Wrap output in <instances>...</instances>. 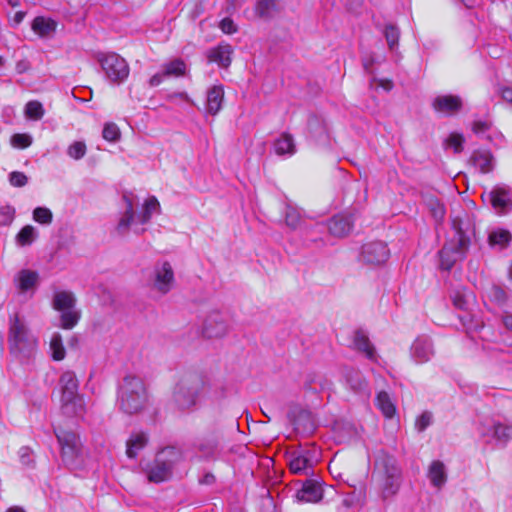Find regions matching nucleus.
I'll return each mask as SVG.
<instances>
[{
    "label": "nucleus",
    "instance_id": "2eb2a0df",
    "mask_svg": "<svg viewBox=\"0 0 512 512\" xmlns=\"http://www.w3.org/2000/svg\"><path fill=\"white\" fill-rule=\"evenodd\" d=\"M174 284V272L169 262L165 261L154 269L153 288L167 294Z\"/></svg>",
    "mask_w": 512,
    "mask_h": 512
},
{
    "label": "nucleus",
    "instance_id": "bb28decb",
    "mask_svg": "<svg viewBox=\"0 0 512 512\" xmlns=\"http://www.w3.org/2000/svg\"><path fill=\"white\" fill-rule=\"evenodd\" d=\"M288 465L290 471L294 474H308V471L312 469L309 460L295 449L288 454Z\"/></svg>",
    "mask_w": 512,
    "mask_h": 512
},
{
    "label": "nucleus",
    "instance_id": "0eeeda50",
    "mask_svg": "<svg viewBox=\"0 0 512 512\" xmlns=\"http://www.w3.org/2000/svg\"><path fill=\"white\" fill-rule=\"evenodd\" d=\"M179 459L180 454L174 447H166L158 452L154 462L146 468L148 480L153 483L169 480Z\"/></svg>",
    "mask_w": 512,
    "mask_h": 512
},
{
    "label": "nucleus",
    "instance_id": "dca6fc26",
    "mask_svg": "<svg viewBox=\"0 0 512 512\" xmlns=\"http://www.w3.org/2000/svg\"><path fill=\"white\" fill-rule=\"evenodd\" d=\"M296 496L299 501L311 503L319 502L323 497L321 482L315 478L306 479L301 489L297 491Z\"/></svg>",
    "mask_w": 512,
    "mask_h": 512
},
{
    "label": "nucleus",
    "instance_id": "72a5a7b5",
    "mask_svg": "<svg viewBox=\"0 0 512 512\" xmlns=\"http://www.w3.org/2000/svg\"><path fill=\"white\" fill-rule=\"evenodd\" d=\"M161 68L168 78L185 76L187 70L185 62L180 58L164 63Z\"/></svg>",
    "mask_w": 512,
    "mask_h": 512
},
{
    "label": "nucleus",
    "instance_id": "4468645a",
    "mask_svg": "<svg viewBox=\"0 0 512 512\" xmlns=\"http://www.w3.org/2000/svg\"><path fill=\"white\" fill-rule=\"evenodd\" d=\"M410 354L417 364L428 362L434 355L432 339L427 335L418 336L411 345Z\"/></svg>",
    "mask_w": 512,
    "mask_h": 512
},
{
    "label": "nucleus",
    "instance_id": "49530a36",
    "mask_svg": "<svg viewBox=\"0 0 512 512\" xmlns=\"http://www.w3.org/2000/svg\"><path fill=\"white\" fill-rule=\"evenodd\" d=\"M399 35V29L395 25L388 24L385 26L384 36L390 50H394L397 47Z\"/></svg>",
    "mask_w": 512,
    "mask_h": 512
},
{
    "label": "nucleus",
    "instance_id": "3c124183",
    "mask_svg": "<svg viewBox=\"0 0 512 512\" xmlns=\"http://www.w3.org/2000/svg\"><path fill=\"white\" fill-rule=\"evenodd\" d=\"M15 218V208L10 205L0 207V226H9Z\"/></svg>",
    "mask_w": 512,
    "mask_h": 512
},
{
    "label": "nucleus",
    "instance_id": "e433bc0d",
    "mask_svg": "<svg viewBox=\"0 0 512 512\" xmlns=\"http://www.w3.org/2000/svg\"><path fill=\"white\" fill-rule=\"evenodd\" d=\"M489 243L490 245L492 246H495V245H498L500 248H506L511 240H512V235L510 233V231L506 230V229H497V230H494L492 231L490 234H489Z\"/></svg>",
    "mask_w": 512,
    "mask_h": 512
},
{
    "label": "nucleus",
    "instance_id": "6e6552de",
    "mask_svg": "<svg viewBox=\"0 0 512 512\" xmlns=\"http://www.w3.org/2000/svg\"><path fill=\"white\" fill-rule=\"evenodd\" d=\"M97 60L107 80L113 84L124 82L129 75V66L124 58L114 52L99 53Z\"/></svg>",
    "mask_w": 512,
    "mask_h": 512
},
{
    "label": "nucleus",
    "instance_id": "cd10ccee",
    "mask_svg": "<svg viewBox=\"0 0 512 512\" xmlns=\"http://www.w3.org/2000/svg\"><path fill=\"white\" fill-rule=\"evenodd\" d=\"M492 428L495 441L501 447H505L512 439V423L494 421Z\"/></svg>",
    "mask_w": 512,
    "mask_h": 512
},
{
    "label": "nucleus",
    "instance_id": "f3484780",
    "mask_svg": "<svg viewBox=\"0 0 512 512\" xmlns=\"http://www.w3.org/2000/svg\"><path fill=\"white\" fill-rule=\"evenodd\" d=\"M353 228V221L351 216L345 214H338L333 216L328 221V230L331 235L343 238L350 234Z\"/></svg>",
    "mask_w": 512,
    "mask_h": 512
},
{
    "label": "nucleus",
    "instance_id": "4be33fe9",
    "mask_svg": "<svg viewBox=\"0 0 512 512\" xmlns=\"http://www.w3.org/2000/svg\"><path fill=\"white\" fill-rule=\"evenodd\" d=\"M123 200L126 203V209L115 227V232L119 236H124L128 233L135 218L133 201L126 194L123 195Z\"/></svg>",
    "mask_w": 512,
    "mask_h": 512
},
{
    "label": "nucleus",
    "instance_id": "f257e3e1",
    "mask_svg": "<svg viewBox=\"0 0 512 512\" xmlns=\"http://www.w3.org/2000/svg\"><path fill=\"white\" fill-rule=\"evenodd\" d=\"M453 235L445 241L439 251L440 268L451 270L457 261L463 260L471 244L473 228L468 218L455 216L451 219Z\"/></svg>",
    "mask_w": 512,
    "mask_h": 512
},
{
    "label": "nucleus",
    "instance_id": "052dcab7",
    "mask_svg": "<svg viewBox=\"0 0 512 512\" xmlns=\"http://www.w3.org/2000/svg\"><path fill=\"white\" fill-rule=\"evenodd\" d=\"M490 127H491V122L477 120V121H474L472 124V131L475 134H482V133L488 131L490 129Z\"/></svg>",
    "mask_w": 512,
    "mask_h": 512
},
{
    "label": "nucleus",
    "instance_id": "5701e85b",
    "mask_svg": "<svg viewBox=\"0 0 512 512\" xmlns=\"http://www.w3.org/2000/svg\"><path fill=\"white\" fill-rule=\"evenodd\" d=\"M233 53V49L231 45H219L215 48H212L208 51L207 57L210 62L217 63L222 68H227L231 64V54Z\"/></svg>",
    "mask_w": 512,
    "mask_h": 512
},
{
    "label": "nucleus",
    "instance_id": "20e7f679",
    "mask_svg": "<svg viewBox=\"0 0 512 512\" xmlns=\"http://www.w3.org/2000/svg\"><path fill=\"white\" fill-rule=\"evenodd\" d=\"M147 390L142 378L126 375L118 387V405L128 415L141 412L147 403Z\"/></svg>",
    "mask_w": 512,
    "mask_h": 512
},
{
    "label": "nucleus",
    "instance_id": "09e8293b",
    "mask_svg": "<svg viewBox=\"0 0 512 512\" xmlns=\"http://www.w3.org/2000/svg\"><path fill=\"white\" fill-rule=\"evenodd\" d=\"M102 136L109 142H116L120 138V130L115 123H106L102 131Z\"/></svg>",
    "mask_w": 512,
    "mask_h": 512
},
{
    "label": "nucleus",
    "instance_id": "7c9ffc66",
    "mask_svg": "<svg viewBox=\"0 0 512 512\" xmlns=\"http://www.w3.org/2000/svg\"><path fill=\"white\" fill-rule=\"evenodd\" d=\"M56 22L44 17H36L32 22V29L41 37L50 36L56 29Z\"/></svg>",
    "mask_w": 512,
    "mask_h": 512
},
{
    "label": "nucleus",
    "instance_id": "a18cd8bd",
    "mask_svg": "<svg viewBox=\"0 0 512 512\" xmlns=\"http://www.w3.org/2000/svg\"><path fill=\"white\" fill-rule=\"evenodd\" d=\"M301 221V215L297 208L287 205L285 209V223L291 229L298 228Z\"/></svg>",
    "mask_w": 512,
    "mask_h": 512
},
{
    "label": "nucleus",
    "instance_id": "a19ab883",
    "mask_svg": "<svg viewBox=\"0 0 512 512\" xmlns=\"http://www.w3.org/2000/svg\"><path fill=\"white\" fill-rule=\"evenodd\" d=\"M489 299L499 307H503L509 300L507 291L500 285H492L489 290Z\"/></svg>",
    "mask_w": 512,
    "mask_h": 512
},
{
    "label": "nucleus",
    "instance_id": "f704fd0d",
    "mask_svg": "<svg viewBox=\"0 0 512 512\" xmlns=\"http://www.w3.org/2000/svg\"><path fill=\"white\" fill-rule=\"evenodd\" d=\"M160 211V204L156 197H149L144 205L142 212L138 215V220L141 224H146L151 220L153 213Z\"/></svg>",
    "mask_w": 512,
    "mask_h": 512
},
{
    "label": "nucleus",
    "instance_id": "680f3d73",
    "mask_svg": "<svg viewBox=\"0 0 512 512\" xmlns=\"http://www.w3.org/2000/svg\"><path fill=\"white\" fill-rule=\"evenodd\" d=\"M452 302H453V305L460 310L467 309V301H466L464 295L460 294L459 292H456L452 296Z\"/></svg>",
    "mask_w": 512,
    "mask_h": 512
},
{
    "label": "nucleus",
    "instance_id": "7ed1b4c3",
    "mask_svg": "<svg viewBox=\"0 0 512 512\" xmlns=\"http://www.w3.org/2000/svg\"><path fill=\"white\" fill-rule=\"evenodd\" d=\"M373 476L381 488L382 498L394 496L402 482V470L398 460L391 454L380 450L375 458Z\"/></svg>",
    "mask_w": 512,
    "mask_h": 512
},
{
    "label": "nucleus",
    "instance_id": "774afa93",
    "mask_svg": "<svg viewBox=\"0 0 512 512\" xmlns=\"http://www.w3.org/2000/svg\"><path fill=\"white\" fill-rule=\"evenodd\" d=\"M501 97L507 103L512 104V88L505 87L500 90Z\"/></svg>",
    "mask_w": 512,
    "mask_h": 512
},
{
    "label": "nucleus",
    "instance_id": "c9c22d12",
    "mask_svg": "<svg viewBox=\"0 0 512 512\" xmlns=\"http://www.w3.org/2000/svg\"><path fill=\"white\" fill-rule=\"evenodd\" d=\"M327 385V380H325L322 376L310 373L306 376L303 387L305 390L318 393L324 390Z\"/></svg>",
    "mask_w": 512,
    "mask_h": 512
},
{
    "label": "nucleus",
    "instance_id": "c03bdc74",
    "mask_svg": "<svg viewBox=\"0 0 512 512\" xmlns=\"http://www.w3.org/2000/svg\"><path fill=\"white\" fill-rule=\"evenodd\" d=\"M25 114L33 120H40L44 115V108L39 101L32 100L25 105Z\"/></svg>",
    "mask_w": 512,
    "mask_h": 512
},
{
    "label": "nucleus",
    "instance_id": "79ce46f5",
    "mask_svg": "<svg viewBox=\"0 0 512 512\" xmlns=\"http://www.w3.org/2000/svg\"><path fill=\"white\" fill-rule=\"evenodd\" d=\"M50 349L55 361H61L65 358L66 352L62 342V336L59 333H54L52 335L50 340Z\"/></svg>",
    "mask_w": 512,
    "mask_h": 512
},
{
    "label": "nucleus",
    "instance_id": "6ab92c4d",
    "mask_svg": "<svg viewBox=\"0 0 512 512\" xmlns=\"http://www.w3.org/2000/svg\"><path fill=\"white\" fill-rule=\"evenodd\" d=\"M14 283L21 293H25L38 286L39 274L34 270L22 269L15 276Z\"/></svg>",
    "mask_w": 512,
    "mask_h": 512
},
{
    "label": "nucleus",
    "instance_id": "13d9d810",
    "mask_svg": "<svg viewBox=\"0 0 512 512\" xmlns=\"http://www.w3.org/2000/svg\"><path fill=\"white\" fill-rule=\"evenodd\" d=\"M432 423V413L424 411L415 422V427L419 432H423Z\"/></svg>",
    "mask_w": 512,
    "mask_h": 512
},
{
    "label": "nucleus",
    "instance_id": "b1692460",
    "mask_svg": "<svg viewBox=\"0 0 512 512\" xmlns=\"http://www.w3.org/2000/svg\"><path fill=\"white\" fill-rule=\"evenodd\" d=\"M493 160L494 157L488 150H475L470 157V162L484 174L493 170Z\"/></svg>",
    "mask_w": 512,
    "mask_h": 512
},
{
    "label": "nucleus",
    "instance_id": "c756f323",
    "mask_svg": "<svg viewBox=\"0 0 512 512\" xmlns=\"http://www.w3.org/2000/svg\"><path fill=\"white\" fill-rule=\"evenodd\" d=\"M148 438L145 433H135L127 440L126 454L129 458H135L138 451L144 448L147 444Z\"/></svg>",
    "mask_w": 512,
    "mask_h": 512
},
{
    "label": "nucleus",
    "instance_id": "6e6d98bb",
    "mask_svg": "<svg viewBox=\"0 0 512 512\" xmlns=\"http://www.w3.org/2000/svg\"><path fill=\"white\" fill-rule=\"evenodd\" d=\"M9 183L14 187H24L28 183V177L20 171H13L9 174Z\"/></svg>",
    "mask_w": 512,
    "mask_h": 512
},
{
    "label": "nucleus",
    "instance_id": "c85d7f7f",
    "mask_svg": "<svg viewBox=\"0 0 512 512\" xmlns=\"http://www.w3.org/2000/svg\"><path fill=\"white\" fill-rule=\"evenodd\" d=\"M76 298L70 291L55 292L52 300V306L57 311H64L75 308Z\"/></svg>",
    "mask_w": 512,
    "mask_h": 512
},
{
    "label": "nucleus",
    "instance_id": "4d7b16f0",
    "mask_svg": "<svg viewBox=\"0 0 512 512\" xmlns=\"http://www.w3.org/2000/svg\"><path fill=\"white\" fill-rule=\"evenodd\" d=\"M32 143V139L27 134H15L11 138V144L17 148H27Z\"/></svg>",
    "mask_w": 512,
    "mask_h": 512
},
{
    "label": "nucleus",
    "instance_id": "338daca9",
    "mask_svg": "<svg viewBox=\"0 0 512 512\" xmlns=\"http://www.w3.org/2000/svg\"><path fill=\"white\" fill-rule=\"evenodd\" d=\"M433 216L436 220H442L445 215L444 206L437 203L436 207L432 209Z\"/></svg>",
    "mask_w": 512,
    "mask_h": 512
},
{
    "label": "nucleus",
    "instance_id": "de8ad7c7",
    "mask_svg": "<svg viewBox=\"0 0 512 512\" xmlns=\"http://www.w3.org/2000/svg\"><path fill=\"white\" fill-rule=\"evenodd\" d=\"M295 450L299 454H301L302 456L307 458L309 460L310 466H312V467H313L314 463L317 462L319 455H320L318 448L314 444H311L309 446H304V447L299 446Z\"/></svg>",
    "mask_w": 512,
    "mask_h": 512
},
{
    "label": "nucleus",
    "instance_id": "37998d69",
    "mask_svg": "<svg viewBox=\"0 0 512 512\" xmlns=\"http://www.w3.org/2000/svg\"><path fill=\"white\" fill-rule=\"evenodd\" d=\"M347 383L355 392H363L367 388V382L359 371H351L346 374Z\"/></svg>",
    "mask_w": 512,
    "mask_h": 512
},
{
    "label": "nucleus",
    "instance_id": "9d476101",
    "mask_svg": "<svg viewBox=\"0 0 512 512\" xmlns=\"http://www.w3.org/2000/svg\"><path fill=\"white\" fill-rule=\"evenodd\" d=\"M390 256V250L383 241H371L361 248L360 260L367 265L384 264Z\"/></svg>",
    "mask_w": 512,
    "mask_h": 512
},
{
    "label": "nucleus",
    "instance_id": "1a4fd4ad",
    "mask_svg": "<svg viewBox=\"0 0 512 512\" xmlns=\"http://www.w3.org/2000/svg\"><path fill=\"white\" fill-rule=\"evenodd\" d=\"M54 433L61 447L62 459L67 465H73L81 454L82 444L79 435L62 427H54Z\"/></svg>",
    "mask_w": 512,
    "mask_h": 512
},
{
    "label": "nucleus",
    "instance_id": "f8f14e48",
    "mask_svg": "<svg viewBox=\"0 0 512 512\" xmlns=\"http://www.w3.org/2000/svg\"><path fill=\"white\" fill-rule=\"evenodd\" d=\"M228 329L227 316L219 311H213L206 317L202 333L207 338H219L226 335Z\"/></svg>",
    "mask_w": 512,
    "mask_h": 512
},
{
    "label": "nucleus",
    "instance_id": "39448f33",
    "mask_svg": "<svg viewBox=\"0 0 512 512\" xmlns=\"http://www.w3.org/2000/svg\"><path fill=\"white\" fill-rule=\"evenodd\" d=\"M61 411L68 417H80L85 412L84 398L78 393L79 381L73 371H65L59 379Z\"/></svg>",
    "mask_w": 512,
    "mask_h": 512
},
{
    "label": "nucleus",
    "instance_id": "4c0bfd02",
    "mask_svg": "<svg viewBox=\"0 0 512 512\" xmlns=\"http://www.w3.org/2000/svg\"><path fill=\"white\" fill-rule=\"evenodd\" d=\"M377 405L385 417L392 418L396 412L395 405L393 404L389 394L385 391H380L377 395Z\"/></svg>",
    "mask_w": 512,
    "mask_h": 512
},
{
    "label": "nucleus",
    "instance_id": "f03ea898",
    "mask_svg": "<svg viewBox=\"0 0 512 512\" xmlns=\"http://www.w3.org/2000/svg\"><path fill=\"white\" fill-rule=\"evenodd\" d=\"M7 342L10 354L21 363L28 362L35 354L37 338L17 313L9 318Z\"/></svg>",
    "mask_w": 512,
    "mask_h": 512
},
{
    "label": "nucleus",
    "instance_id": "a878e982",
    "mask_svg": "<svg viewBox=\"0 0 512 512\" xmlns=\"http://www.w3.org/2000/svg\"><path fill=\"white\" fill-rule=\"evenodd\" d=\"M254 9L256 15L264 20L272 19L281 10L278 0H257Z\"/></svg>",
    "mask_w": 512,
    "mask_h": 512
},
{
    "label": "nucleus",
    "instance_id": "9b49d317",
    "mask_svg": "<svg viewBox=\"0 0 512 512\" xmlns=\"http://www.w3.org/2000/svg\"><path fill=\"white\" fill-rule=\"evenodd\" d=\"M432 109L442 116L453 117L461 112L463 99L455 94L437 95L431 102Z\"/></svg>",
    "mask_w": 512,
    "mask_h": 512
},
{
    "label": "nucleus",
    "instance_id": "a211bd4d",
    "mask_svg": "<svg viewBox=\"0 0 512 512\" xmlns=\"http://www.w3.org/2000/svg\"><path fill=\"white\" fill-rule=\"evenodd\" d=\"M294 429L298 434L308 436L314 433L317 428L313 414L307 410H301L295 417Z\"/></svg>",
    "mask_w": 512,
    "mask_h": 512
},
{
    "label": "nucleus",
    "instance_id": "603ef678",
    "mask_svg": "<svg viewBox=\"0 0 512 512\" xmlns=\"http://www.w3.org/2000/svg\"><path fill=\"white\" fill-rule=\"evenodd\" d=\"M464 137L459 133H451L446 140V144L454 149L455 153H460L463 150Z\"/></svg>",
    "mask_w": 512,
    "mask_h": 512
},
{
    "label": "nucleus",
    "instance_id": "ddd939ff",
    "mask_svg": "<svg viewBox=\"0 0 512 512\" xmlns=\"http://www.w3.org/2000/svg\"><path fill=\"white\" fill-rule=\"evenodd\" d=\"M489 201L494 211L505 215L512 210V190L504 186H496L489 193Z\"/></svg>",
    "mask_w": 512,
    "mask_h": 512
},
{
    "label": "nucleus",
    "instance_id": "ea45409f",
    "mask_svg": "<svg viewBox=\"0 0 512 512\" xmlns=\"http://www.w3.org/2000/svg\"><path fill=\"white\" fill-rule=\"evenodd\" d=\"M36 238V229L31 225H26L16 235V242L20 246H29Z\"/></svg>",
    "mask_w": 512,
    "mask_h": 512
},
{
    "label": "nucleus",
    "instance_id": "393cba45",
    "mask_svg": "<svg viewBox=\"0 0 512 512\" xmlns=\"http://www.w3.org/2000/svg\"><path fill=\"white\" fill-rule=\"evenodd\" d=\"M427 476L434 487H443L447 481V472L444 463L440 460L432 461Z\"/></svg>",
    "mask_w": 512,
    "mask_h": 512
},
{
    "label": "nucleus",
    "instance_id": "58836bf2",
    "mask_svg": "<svg viewBox=\"0 0 512 512\" xmlns=\"http://www.w3.org/2000/svg\"><path fill=\"white\" fill-rule=\"evenodd\" d=\"M80 317V311L75 308L61 311L60 327L63 329H72L78 323Z\"/></svg>",
    "mask_w": 512,
    "mask_h": 512
},
{
    "label": "nucleus",
    "instance_id": "aec40b11",
    "mask_svg": "<svg viewBox=\"0 0 512 512\" xmlns=\"http://www.w3.org/2000/svg\"><path fill=\"white\" fill-rule=\"evenodd\" d=\"M353 344H354V348L357 351L365 354V356L369 360L376 361V359H377L376 350H375L374 346L372 345V343L370 342L368 334L363 329L360 328L354 332Z\"/></svg>",
    "mask_w": 512,
    "mask_h": 512
},
{
    "label": "nucleus",
    "instance_id": "412c9836",
    "mask_svg": "<svg viewBox=\"0 0 512 512\" xmlns=\"http://www.w3.org/2000/svg\"><path fill=\"white\" fill-rule=\"evenodd\" d=\"M224 100V88L222 85H214L207 91L206 112L215 116L222 109Z\"/></svg>",
    "mask_w": 512,
    "mask_h": 512
},
{
    "label": "nucleus",
    "instance_id": "473e14b6",
    "mask_svg": "<svg viewBox=\"0 0 512 512\" xmlns=\"http://www.w3.org/2000/svg\"><path fill=\"white\" fill-rule=\"evenodd\" d=\"M220 434L221 430L217 429L211 438L203 439L199 442L197 449L204 457H211L215 453L219 444Z\"/></svg>",
    "mask_w": 512,
    "mask_h": 512
},
{
    "label": "nucleus",
    "instance_id": "0e129e2a",
    "mask_svg": "<svg viewBox=\"0 0 512 512\" xmlns=\"http://www.w3.org/2000/svg\"><path fill=\"white\" fill-rule=\"evenodd\" d=\"M30 449L28 447H22L20 449V459L24 465H29L31 462Z\"/></svg>",
    "mask_w": 512,
    "mask_h": 512
},
{
    "label": "nucleus",
    "instance_id": "e2e57ef3",
    "mask_svg": "<svg viewBox=\"0 0 512 512\" xmlns=\"http://www.w3.org/2000/svg\"><path fill=\"white\" fill-rule=\"evenodd\" d=\"M165 78H168L163 69L161 68V71L153 75L149 80V85L151 87H156L160 85Z\"/></svg>",
    "mask_w": 512,
    "mask_h": 512
},
{
    "label": "nucleus",
    "instance_id": "5fc2aeb1",
    "mask_svg": "<svg viewBox=\"0 0 512 512\" xmlns=\"http://www.w3.org/2000/svg\"><path fill=\"white\" fill-rule=\"evenodd\" d=\"M308 128L311 133H314L316 136H322L326 133V128L321 122V120L316 117L312 116L308 120Z\"/></svg>",
    "mask_w": 512,
    "mask_h": 512
},
{
    "label": "nucleus",
    "instance_id": "8fccbe9b",
    "mask_svg": "<svg viewBox=\"0 0 512 512\" xmlns=\"http://www.w3.org/2000/svg\"><path fill=\"white\" fill-rule=\"evenodd\" d=\"M52 218V212L46 207H37L33 211V219L40 224H50Z\"/></svg>",
    "mask_w": 512,
    "mask_h": 512
},
{
    "label": "nucleus",
    "instance_id": "bf43d9fd",
    "mask_svg": "<svg viewBox=\"0 0 512 512\" xmlns=\"http://www.w3.org/2000/svg\"><path fill=\"white\" fill-rule=\"evenodd\" d=\"M219 27L222 30V32L225 34H233V33H236L238 30L237 25L229 17H225L224 19H222L220 21Z\"/></svg>",
    "mask_w": 512,
    "mask_h": 512
},
{
    "label": "nucleus",
    "instance_id": "423d86ee",
    "mask_svg": "<svg viewBox=\"0 0 512 512\" xmlns=\"http://www.w3.org/2000/svg\"><path fill=\"white\" fill-rule=\"evenodd\" d=\"M204 387V379L198 373H186L177 382L173 391V401L179 410H187L193 407L201 390Z\"/></svg>",
    "mask_w": 512,
    "mask_h": 512
},
{
    "label": "nucleus",
    "instance_id": "2f4dec72",
    "mask_svg": "<svg viewBox=\"0 0 512 512\" xmlns=\"http://www.w3.org/2000/svg\"><path fill=\"white\" fill-rule=\"evenodd\" d=\"M275 152L278 155L294 154L295 144L293 136L289 133H283L274 143Z\"/></svg>",
    "mask_w": 512,
    "mask_h": 512
},
{
    "label": "nucleus",
    "instance_id": "69168bd1",
    "mask_svg": "<svg viewBox=\"0 0 512 512\" xmlns=\"http://www.w3.org/2000/svg\"><path fill=\"white\" fill-rule=\"evenodd\" d=\"M502 323L504 327L512 333V313L504 312L502 315Z\"/></svg>",
    "mask_w": 512,
    "mask_h": 512
},
{
    "label": "nucleus",
    "instance_id": "864d4df0",
    "mask_svg": "<svg viewBox=\"0 0 512 512\" xmlns=\"http://www.w3.org/2000/svg\"><path fill=\"white\" fill-rule=\"evenodd\" d=\"M86 153V145L84 142L76 141L68 148V155L76 160L84 157Z\"/></svg>",
    "mask_w": 512,
    "mask_h": 512
}]
</instances>
